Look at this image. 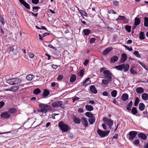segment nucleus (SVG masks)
Listing matches in <instances>:
<instances>
[{"label":"nucleus","instance_id":"nucleus-1","mask_svg":"<svg viewBox=\"0 0 148 148\" xmlns=\"http://www.w3.org/2000/svg\"><path fill=\"white\" fill-rule=\"evenodd\" d=\"M58 126L60 130L64 132H68L70 129V127L61 121L59 122Z\"/></svg>","mask_w":148,"mask_h":148},{"label":"nucleus","instance_id":"nucleus-2","mask_svg":"<svg viewBox=\"0 0 148 148\" xmlns=\"http://www.w3.org/2000/svg\"><path fill=\"white\" fill-rule=\"evenodd\" d=\"M38 106L40 108L43 110L44 113H46L48 110L51 111L52 110L51 106L46 104L40 103L39 104Z\"/></svg>","mask_w":148,"mask_h":148},{"label":"nucleus","instance_id":"nucleus-3","mask_svg":"<svg viewBox=\"0 0 148 148\" xmlns=\"http://www.w3.org/2000/svg\"><path fill=\"white\" fill-rule=\"evenodd\" d=\"M104 78L108 79L110 82L112 81V76H113L112 73L110 71L105 70L103 71Z\"/></svg>","mask_w":148,"mask_h":148},{"label":"nucleus","instance_id":"nucleus-4","mask_svg":"<svg viewBox=\"0 0 148 148\" xmlns=\"http://www.w3.org/2000/svg\"><path fill=\"white\" fill-rule=\"evenodd\" d=\"M51 106L53 108L60 107L64 109L65 107L64 104L61 101H58L53 102L51 103Z\"/></svg>","mask_w":148,"mask_h":148},{"label":"nucleus","instance_id":"nucleus-5","mask_svg":"<svg viewBox=\"0 0 148 148\" xmlns=\"http://www.w3.org/2000/svg\"><path fill=\"white\" fill-rule=\"evenodd\" d=\"M103 121L108 126L109 128L112 129L113 124V121L107 117H104L103 119Z\"/></svg>","mask_w":148,"mask_h":148},{"label":"nucleus","instance_id":"nucleus-6","mask_svg":"<svg viewBox=\"0 0 148 148\" xmlns=\"http://www.w3.org/2000/svg\"><path fill=\"white\" fill-rule=\"evenodd\" d=\"M97 132L101 138H103L106 136H107L110 132V131L108 130L105 131H103L99 129H98L97 130Z\"/></svg>","mask_w":148,"mask_h":148},{"label":"nucleus","instance_id":"nucleus-7","mask_svg":"<svg viewBox=\"0 0 148 148\" xmlns=\"http://www.w3.org/2000/svg\"><path fill=\"white\" fill-rule=\"evenodd\" d=\"M137 134V132L136 131H131L129 133L128 138L130 140H133Z\"/></svg>","mask_w":148,"mask_h":148},{"label":"nucleus","instance_id":"nucleus-8","mask_svg":"<svg viewBox=\"0 0 148 148\" xmlns=\"http://www.w3.org/2000/svg\"><path fill=\"white\" fill-rule=\"evenodd\" d=\"M11 115L8 112H4L2 113L0 116L2 118L7 119L9 118L10 117Z\"/></svg>","mask_w":148,"mask_h":148},{"label":"nucleus","instance_id":"nucleus-9","mask_svg":"<svg viewBox=\"0 0 148 148\" xmlns=\"http://www.w3.org/2000/svg\"><path fill=\"white\" fill-rule=\"evenodd\" d=\"M82 123L83 125L85 127H87L88 126V123L86 119L84 117L81 118Z\"/></svg>","mask_w":148,"mask_h":148},{"label":"nucleus","instance_id":"nucleus-10","mask_svg":"<svg viewBox=\"0 0 148 148\" xmlns=\"http://www.w3.org/2000/svg\"><path fill=\"white\" fill-rule=\"evenodd\" d=\"M127 57L126 54L125 53H123L121 54L120 62L121 63L125 62L127 60Z\"/></svg>","mask_w":148,"mask_h":148},{"label":"nucleus","instance_id":"nucleus-11","mask_svg":"<svg viewBox=\"0 0 148 148\" xmlns=\"http://www.w3.org/2000/svg\"><path fill=\"white\" fill-rule=\"evenodd\" d=\"M50 92L49 90L47 89H44L42 95V96L44 98H45L49 94Z\"/></svg>","mask_w":148,"mask_h":148},{"label":"nucleus","instance_id":"nucleus-12","mask_svg":"<svg viewBox=\"0 0 148 148\" xmlns=\"http://www.w3.org/2000/svg\"><path fill=\"white\" fill-rule=\"evenodd\" d=\"M73 120L74 123L76 124H79L81 123V119L79 117L75 116L73 117Z\"/></svg>","mask_w":148,"mask_h":148},{"label":"nucleus","instance_id":"nucleus-13","mask_svg":"<svg viewBox=\"0 0 148 148\" xmlns=\"http://www.w3.org/2000/svg\"><path fill=\"white\" fill-rule=\"evenodd\" d=\"M112 47H109L107 48L105 50H104L103 52V54L105 56L108 53L112 50Z\"/></svg>","mask_w":148,"mask_h":148},{"label":"nucleus","instance_id":"nucleus-14","mask_svg":"<svg viewBox=\"0 0 148 148\" xmlns=\"http://www.w3.org/2000/svg\"><path fill=\"white\" fill-rule=\"evenodd\" d=\"M138 136L143 140H146L147 139L146 135L143 133H139L137 134Z\"/></svg>","mask_w":148,"mask_h":148},{"label":"nucleus","instance_id":"nucleus-15","mask_svg":"<svg viewBox=\"0 0 148 148\" xmlns=\"http://www.w3.org/2000/svg\"><path fill=\"white\" fill-rule=\"evenodd\" d=\"M119 59L118 57L116 56H114L111 58L110 61L111 63H114L117 62Z\"/></svg>","mask_w":148,"mask_h":148},{"label":"nucleus","instance_id":"nucleus-16","mask_svg":"<svg viewBox=\"0 0 148 148\" xmlns=\"http://www.w3.org/2000/svg\"><path fill=\"white\" fill-rule=\"evenodd\" d=\"M129 98L128 95L127 93L123 94L121 97V99L124 101H127Z\"/></svg>","mask_w":148,"mask_h":148},{"label":"nucleus","instance_id":"nucleus-17","mask_svg":"<svg viewBox=\"0 0 148 148\" xmlns=\"http://www.w3.org/2000/svg\"><path fill=\"white\" fill-rule=\"evenodd\" d=\"M90 89L91 92L95 94L97 93V90L96 89L95 86L94 85H92L90 87Z\"/></svg>","mask_w":148,"mask_h":148},{"label":"nucleus","instance_id":"nucleus-18","mask_svg":"<svg viewBox=\"0 0 148 148\" xmlns=\"http://www.w3.org/2000/svg\"><path fill=\"white\" fill-rule=\"evenodd\" d=\"M145 105L143 103H139L138 108L141 111L145 109Z\"/></svg>","mask_w":148,"mask_h":148},{"label":"nucleus","instance_id":"nucleus-19","mask_svg":"<svg viewBox=\"0 0 148 148\" xmlns=\"http://www.w3.org/2000/svg\"><path fill=\"white\" fill-rule=\"evenodd\" d=\"M85 115L88 118H91L94 117V114L90 112H87L85 113Z\"/></svg>","mask_w":148,"mask_h":148},{"label":"nucleus","instance_id":"nucleus-20","mask_svg":"<svg viewBox=\"0 0 148 148\" xmlns=\"http://www.w3.org/2000/svg\"><path fill=\"white\" fill-rule=\"evenodd\" d=\"M124 66H123V71L124 72H127L130 68V65L128 64H123Z\"/></svg>","mask_w":148,"mask_h":148},{"label":"nucleus","instance_id":"nucleus-21","mask_svg":"<svg viewBox=\"0 0 148 148\" xmlns=\"http://www.w3.org/2000/svg\"><path fill=\"white\" fill-rule=\"evenodd\" d=\"M136 91L138 94H141L144 92V90L142 87H138L136 88Z\"/></svg>","mask_w":148,"mask_h":148},{"label":"nucleus","instance_id":"nucleus-22","mask_svg":"<svg viewBox=\"0 0 148 148\" xmlns=\"http://www.w3.org/2000/svg\"><path fill=\"white\" fill-rule=\"evenodd\" d=\"M21 4H23L27 9L30 10V5L25 2V0Z\"/></svg>","mask_w":148,"mask_h":148},{"label":"nucleus","instance_id":"nucleus-23","mask_svg":"<svg viewBox=\"0 0 148 148\" xmlns=\"http://www.w3.org/2000/svg\"><path fill=\"white\" fill-rule=\"evenodd\" d=\"M133 102L132 101H130L127 104V106L126 108V109L129 111L131 110V108L132 106Z\"/></svg>","mask_w":148,"mask_h":148},{"label":"nucleus","instance_id":"nucleus-24","mask_svg":"<svg viewBox=\"0 0 148 148\" xmlns=\"http://www.w3.org/2000/svg\"><path fill=\"white\" fill-rule=\"evenodd\" d=\"M140 21L139 18L136 17L134 20V25L136 26H137L140 23Z\"/></svg>","mask_w":148,"mask_h":148},{"label":"nucleus","instance_id":"nucleus-25","mask_svg":"<svg viewBox=\"0 0 148 148\" xmlns=\"http://www.w3.org/2000/svg\"><path fill=\"white\" fill-rule=\"evenodd\" d=\"M90 78L89 77L87 78L83 82V85L84 86H86L88 84H89L91 83L90 80H89Z\"/></svg>","mask_w":148,"mask_h":148},{"label":"nucleus","instance_id":"nucleus-26","mask_svg":"<svg viewBox=\"0 0 148 148\" xmlns=\"http://www.w3.org/2000/svg\"><path fill=\"white\" fill-rule=\"evenodd\" d=\"M143 100L146 101L148 99V94L145 93H143L141 95Z\"/></svg>","mask_w":148,"mask_h":148},{"label":"nucleus","instance_id":"nucleus-27","mask_svg":"<svg viewBox=\"0 0 148 148\" xmlns=\"http://www.w3.org/2000/svg\"><path fill=\"white\" fill-rule=\"evenodd\" d=\"M86 109L88 111H90L93 110V106L90 105H87L85 106Z\"/></svg>","mask_w":148,"mask_h":148},{"label":"nucleus","instance_id":"nucleus-28","mask_svg":"<svg viewBox=\"0 0 148 148\" xmlns=\"http://www.w3.org/2000/svg\"><path fill=\"white\" fill-rule=\"evenodd\" d=\"M77 77L75 75L72 74L71 76L70 81L71 82H74L76 79Z\"/></svg>","mask_w":148,"mask_h":148},{"label":"nucleus","instance_id":"nucleus-29","mask_svg":"<svg viewBox=\"0 0 148 148\" xmlns=\"http://www.w3.org/2000/svg\"><path fill=\"white\" fill-rule=\"evenodd\" d=\"M35 76L34 75L32 74H29L27 75L26 77V79L27 80L31 81L32 79L34 78Z\"/></svg>","mask_w":148,"mask_h":148},{"label":"nucleus","instance_id":"nucleus-30","mask_svg":"<svg viewBox=\"0 0 148 148\" xmlns=\"http://www.w3.org/2000/svg\"><path fill=\"white\" fill-rule=\"evenodd\" d=\"M17 111L16 109L14 108H10L8 112L14 114L16 113Z\"/></svg>","mask_w":148,"mask_h":148},{"label":"nucleus","instance_id":"nucleus-31","mask_svg":"<svg viewBox=\"0 0 148 148\" xmlns=\"http://www.w3.org/2000/svg\"><path fill=\"white\" fill-rule=\"evenodd\" d=\"M139 38L140 40H143L145 38V35L144 32L141 31L139 34Z\"/></svg>","mask_w":148,"mask_h":148},{"label":"nucleus","instance_id":"nucleus-32","mask_svg":"<svg viewBox=\"0 0 148 148\" xmlns=\"http://www.w3.org/2000/svg\"><path fill=\"white\" fill-rule=\"evenodd\" d=\"M14 85L18 84L20 83L21 80L18 78H14Z\"/></svg>","mask_w":148,"mask_h":148},{"label":"nucleus","instance_id":"nucleus-33","mask_svg":"<svg viewBox=\"0 0 148 148\" xmlns=\"http://www.w3.org/2000/svg\"><path fill=\"white\" fill-rule=\"evenodd\" d=\"M11 91L15 92L19 89V87L18 86H12L11 87Z\"/></svg>","mask_w":148,"mask_h":148},{"label":"nucleus","instance_id":"nucleus-34","mask_svg":"<svg viewBox=\"0 0 148 148\" xmlns=\"http://www.w3.org/2000/svg\"><path fill=\"white\" fill-rule=\"evenodd\" d=\"M110 81L108 79H103L102 80L101 84L102 85H107L109 84Z\"/></svg>","mask_w":148,"mask_h":148},{"label":"nucleus","instance_id":"nucleus-35","mask_svg":"<svg viewBox=\"0 0 148 148\" xmlns=\"http://www.w3.org/2000/svg\"><path fill=\"white\" fill-rule=\"evenodd\" d=\"M83 32L84 33V35L85 36H87L91 33V31L90 30L85 29L83 30Z\"/></svg>","mask_w":148,"mask_h":148},{"label":"nucleus","instance_id":"nucleus-36","mask_svg":"<svg viewBox=\"0 0 148 148\" xmlns=\"http://www.w3.org/2000/svg\"><path fill=\"white\" fill-rule=\"evenodd\" d=\"M131 112L133 114L135 115L137 114L138 110L136 107H133L132 109Z\"/></svg>","mask_w":148,"mask_h":148},{"label":"nucleus","instance_id":"nucleus-37","mask_svg":"<svg viewBox=\"0 0 148 148\" xmlns=\"http://www.w3.org/2000/svg\"><path fill=\"white\" fill-rule=\"evenodd\" d=\"M6 82L11 85H14V78L7 80Z\"/></svg>","mask_w":148,"mask_h":148},{"label":"nucleus","instance_id":"nucleus-38","mask_svg":"<svg viewBox=\"0 0 148 148\" xmlns=\"http://www.w3.org/2000/svg\"><path fill=\"white\" fill-rule=\"evenodd\" d=\"M124 66L123 64L116 66L115 67V68L116 69L118 70L121 71L123 70V66Z\"/></svg>","mask_w":148,"mask_h":148},{"label":"nucleus","instance_id":"nucleus-39","mask_svg":"<svg viewBox=\"0 0 148 148\" xmlns=\"http://www.w3.org/2000/svg\"><path fill=\"white\" fill-rule=\"evenodd\" d=\"M144 25L145 27H148V17H145L144 18Z\"/></svg>","mask_w":148,"mask_h":148},{"label":"nucleus","instance_id":"nucleus-40","mask_svg":"<svg viewBox=\"0 0 148 148\" xmlns=\"http://www.w3.org/2000/svg\"><path fill=\"white\" fill-rule=\"evenodd\" d=\"M41 92L40 90L38 88H36L34 90L33 93L36 95H37L39 94Z\"/></svg>","mask_w":148,"mask_h":148},{"label":"nucleus","instance_id":"nucleus-41","mask_svg":"<svg viewBox=\"0 0 148 148\" xmlns=\"http://www.w3.org/2000/svg\"><path fill=\"white\" fill-rule=\"evenodd\" d=\"M117 94V91L116 90H113L111 92V96L114 97H116Z\"/></svg>","mask_w":148,"mask_h":148},{"label":"nucleus","instance_id":"nucleus-42","mask_svg":"<svg viewBox=\"0 0 148 148\" xmlns=\"http://www.w3.org/2000/svg\"><path fill=\"white\" fill-rule=\"evenodd\" d=\"M92 119H88V121L89 122V123L90 124H93L95 121V118L94 117L93 118H91Z\"/></svg>","mask_w":148,"mask_h":148},{"label":"nucleus","instance_id":"nucleus-43","mask_svg":"<svg viewBox=\"0 0 148 148\" xmlns=\"http://www.w3.org/2000/svg\"><path fill=\"white\" fill-rule=\"evenodd\" d=\"M40 8V7L38 6H33L32 7V11L36 12H38V10Z\"/></svg>","mask_w":148,"mask_h":148},{"label":"nucleus","instance_id":"nucleus-44","mask_svg":"<svg viewBox=\"0 0 148 148\" xmlns=\"http://www.w3.org/2000/svg\"><path fill=\"white\" fill-rule=\"evenodd\" d=\"M79 12L80 14H81L85 16H87V14L85 11H84V10H81L80 11L79 10Z\"/></svg>","mask_w":148,"mask_h":148},{"label":"nucleus","instance_id":"nucleus-45","mask_svg":"<svg viewBox=\"0 0 148 148\" xmlns=\"http://www.w3.org/2000/svg\"><path fill=\"white\" fill-rule=\"evenodd\" d=\"M139 102V100L138 97H137L135 98L134 103V105L135 106H137Z\"/></svg>","mask_w":148,"mask_h":148},{"label":"nucleus","instance_id":"nucleus-46","mask_svg":"<svg viewBox=\"0 0 148 148\" xmlns=\"http://www.w3.org/2000/svg\"><path fill=\"white\" fill-rule=\"evenodd\" d=\"M125 18V17L124 16H119L116 19V21H118V20L124 19Z\"/></svg>","mask_w":148,"mask_h":148},{"label":"nucleus","instance_id":"nucleus-47","mask_svg":"<svg viewBox=\"0 0 148 148\" xmlns=\"http://www.w3.org/2000/svg\"><path fill=\"white\" fill-rule=\"evenodd\" d=\"M131 26L130 25H126L125 27V29L128 32H131Z\"/></svg>","mask_w":148,"mask_h":148},{"label":"nucleus","instance_id":"nucleus-48","mask_svg":"<svg viewBox=\"0 0 148 148\" xmlns=\"http://www.w3.org/2000/svg\"><path fill=\"white\" fill-rule=\"evenodd\" d=\"M134 54L137 57L140 58V56L138 51H136L134 52Z\"/></svg>","mask_w":148,"mask_h":148},{"label":"nucleus","instance_id":"nucleus-49","mask_svg":"<svg viewBox=\"0 0 148 148\" xmlns=\"http://www.w3.org/2000/svg\"><path fill=\"white\" fill-rule=\"evenodd\" d=\"M133 143L135 145H137L140 143L139 140L138 139H136L133 142Z\"/></svg>","mask_w":148,"mask_h":148},{"label":"nucleus","instance_id":"nucleus-50","mask_svg":"<svg viewBox=\"0 0 148 148\" xmlns=\"http://www.w3.org/2000/svg\"><path fill=\"white\" fill-rule=\"evenodd\" d=\"M140 64L141 65V66L144 68L147 71H148V67L145 64L140 62Z\"/></svg>","mask_w":148,"mask_h":148},{"label":"nucleus","instance_id":"nucleus-51","mask_svg":"<svg viewBox=\"0 0 148 148\" xmlns=\"http://www.w3.org/2000/svg\"><path fill=\"white\" fill-rule=\"evenodd\" d=\"M0 21L1 22L2 24H4L5 20L3 18L2 16L1 15H0Z\"/></svg>","mask_w":148,"mask_h":148},{"label":"nucleus","instance_id":"nucleus-52","mask_svg":"<svg viewBox=\"0 0 148 148\" xmlns=\"http://www.w3.org/2000/svg\"><path fill=\"white\" fill-rule=\"evenodd\" d=\"M130 72L131 73L133 74H136L137 73V72L136 70L133 69L132 67H131L130 69Z\"/></svg>","mask_w":148,"mask_h":148},{"label":"nucleus","instance_id":"nucleus-53","mask_svg":"<svg viewBox=\"0 0 148 148\" xmlns=\"http://www.w3.org/2000/svg\"><path fill=\"white\" fill-rule=\"evenodd\" d=\"M108 13L110 14H115L116 13V12L114 11L113 10H110L108 11Z\"/></svg>","mask_w":148,"mask_h":148},{"label":"nucleus","instance_id":"nucleus-54","mask_svg":"<svg viewBox=\"0 0 148 148\" xmlns=\"http://www.w3.org/2000/svg\"><path fill=\"white\" fill-rule=\"evenodd\" d=\"M84 71L83 69L81 70L78 73V75L80 76H82L84 74Z\"/></svg>","mask_w":148,"mask_h":148},{"label":"nucleus","instance_id":"nucleus-55","mask_svg":"<svg viewBox=\"0 0 148 148\" xmlns=\"http://www.w3.org/2000/svg\"><path fill=\"white\" fill-rule=\"evenodd\" d=\"M123 46L127 50H129L130 51H131L132 50V47H130V48H129L127 46L125 45H123Z\"/></svg>","mask_w":148,"mask_h":148},{"label":"nucleus","instance_id":"nucleus-56","mask_svg":"<svg viewBox=\"0 0 148 148\" xmlns=\"http://www.w3.org/2000/svg\"><path fill=\"white\" fill-rule=\"evenodd\" d=\"M96 40V38H91L90 39V44H92Z\"/></svg>","mask_w":148,"mask_h":148},{"label":"nucleus","instance_id":"nucleus-57","mask_svg":"<svg viewBox=\"0 0 148 148\" xmlns=\"http://www.w3.org/2000/svg\"><path fill=\"white\" fill-rule=\"evenodd\" d=\"M119 1H113V4L115 6H119Z\"/></svg>","mask_w":148,"mask_h":148},{"label":"nucleus","instance_id":"nucleus-58","mask_svg":"<svg viewBox=\"0 0 148 148\" xmlns=\"http://www.w3.org/2000/svg\"><path fill=\"white\" fill-rule=\"evenodd\" d=\"M39 0H32V2L35 5L37 4L39 2Z\"/></svg>","mask_w":148,"mask_h":148},{"label":"nucleus","instance_id":"nucleus-59","mask_svg":"<svg viewBox=\"0 0 148 148\" xmlns=\"http://www.w3.org/2000/svg\"><path fill=\"white\" fill-rule=\"evenodd\" d=\"M63 77V76L62 75H59L58 76L57 78L58 80L61 81V80Z\"/></svg>","mask_w":148,"mask_h":148},{"label":"nucleus","instance_id":"nucleus-60","mask_svg":"<svg viewBox=\"0 0 148 148\" xmlns=\"http://www.w3.org/2000/svg\"><path fill=\"white\" fill-rule=\"evenodd\" d=\"M29 12V14H32V16H34L35 17H36L38 15V13L35 14L33 12Z\"/></svg>","mask_w":148,"mask_h":148},{"label":"nucleus","instance_id":"nucleus-61","mask_svg":"<svg viewBox=\"0 0 148 148\" xmlns=\"http://www.w3.org/2000/svg\"><path fill=\"white\" fill-rule=\"evenodd\" d=\"M8 50L9 51V53L10 52H12L14 50V48L12 47L11 46H10Z\"/></svg>","mask_w":148,"mask_h":148},{"label":"nucleus","instance_id":"nucleus-62","mask_svg":"<svg viewBox=\"0 0 148 148\" xmlns=\"http://www.w3.org/2000/svg\"><path fill=\"white\" fill-rule=\"evenodd\" d=\"M29 57L31 58H33L34 57V54L31 52H29L28 53Z\"/></svg>","mask_w":148,"mask_h":148},{"label":"nucleus","instance_id":"nucleus-63","mask_svg":"<svg viewBox=\"0 0 148 148\" xmlns=\"http://www.w3.org/2000/svg\"><path fill=\"white\" fill-rule=\"evenodd\" d=\"M102 94L103 96H107L108 95V93L107 92L105 91L103 92Z\"/></svg>","mask_w":148,"mask_h":148},{"label":"nucleus","instance_id":"nucleus-64","mask_svg":"<svg viewBox=\"0 0 148 148\" xmlns=\"http://www.w3.org/2000/svg\"><path fill=\"white\" fill-rule=\"evenodd\" d=\"M88 62H89V60H88L86 59V60H85L84 61V64H83L85 66H86L88 64Z\"/></svg>","mask_w":148,"mask_h":148}]
</instances>
